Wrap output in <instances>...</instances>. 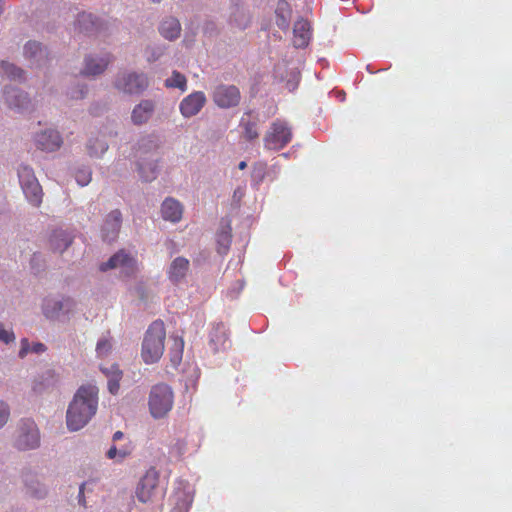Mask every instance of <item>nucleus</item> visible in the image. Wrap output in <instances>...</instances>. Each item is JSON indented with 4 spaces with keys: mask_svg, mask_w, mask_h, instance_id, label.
<instances>
[{
    "mask_svg": "<svg viewBox=\"0 0 512 512\" xmlns=\"http://www.w3.org/2000/svg\"><path fill=\"white\" fill-rule=\"evenodd\" d=\"M21 188H22L23 193L25 194L27 200L33 206H39L41 204L42 197H43V191H42V187L39 184L38 180L30 182Z\"/></svg>",
    "mask_w": 512,
    "mask_h": 512,
    "instance_id": "nucleus-26",
    "label": "nucleus"
},
{
    "mask_svg": "<svg viewBox=\"0 0 512 512\" xmlns=\"http://www.w3.org/2000/svg\"><path fill=\"white\" fill-rule=\"evenodd\" d=\"M10 416V410L8 405L0 401V428H2L8 421Z\"/></svg>",
    "mask_w": 512,
    "mask_h": 512,
    "instance_id": "nucleus-39",
    "label": "nucleus"
},
{
    "mask_svg": "<svg viewBox=\"0 0 512 512\" xmlns=\"http://www.w3.org/2000/svg\"><path fill=\"white\" fill-rule=\"evenodd\" d=\"M35 143L42 151L53 152L60 148L62 138L57 131L46 130L36 135Z\"/></svg>",
    "mask_w": 512,
    "mask_h": 512,
    "instance_id": "nucleus-13",
    "label": "nucleus"
},
{
    "mask_svg": "<svg viewBox=\"0 0 512 512\" xmlns=\"http://www.w3.org/2000/svg\"><path fill=\"white\" fill-rule=\"evenodd\" d=\"M57 381L58 376L56 372L52 369H47L34 378L32 389L35 393H42L48 388L55 386Z\"/></svg>",
    "mask_w": 512,
    "mask_h": 512,
    "instance_id": "nucleus-19",
    "label": "nucleus"
},
{
    "mask_svg": "<svg viewBox=\"0 0 512 512\" xmlns=\"http://www.w3.org/2000/svg\"><path fill=\"white\" fill-rule=\"evenodd\" d=\"M159 145L152 138L142 140L137 150L138 171L140 177L148 182L156 178Z\"/></svg>",
    "mask_w": 512,
    "mask_h": 512,
    "instance_id": "nucleus-3",
    "label": "nucleus"
},
{
    "mask_svg": "<svg viewBox=\"0 0 512 512\" xmlns=\"http://www.w3.org/2000/svg\"><path fill=\"white\" fill-rule=\"evenodd\" d=\"M123 436H124V434L121 431H116L113 434V441H118V440L122 439Z\"/></svg>",
    "mask_w": 512,
    "mask_h": 512,
    "instance_id": "nucleus-47",
    "label": "nucleus"
},
{
    "mask_svg": "<svg viewBox=\"0 0 512 512\" xmlns=\"http://www.w3.org/2000/svg\"><path fill=\"white\" fill-rule=\"evenodd\" d=\"M311 40V25L301 18L294 23L293 27V45L296 48H305Z\"/></svg>",
    "mask_w": 512,
    "mask_h": 512,
    "instance_id": "nucleus-15",
    "label": "nucleus"
},
{
    "mask_svg": "<svg viewBox=\"0 0 512 512\" xmlns=\"http://www.w3.org/2000/svg\"><path fill=\"white\" fill-rule=\"evenodd\" d=\"M74 307V302L70 298H57L48 297L43 302V313L47 318H56L60 313H68Z\"/></svg>",
    "mask_w": 512,
    "mask_h": 512,
    "instance_id": "nucleus-12",
    "label": "nucleus"
},
{
    "mask_svg": "<svg viewBox=\"0 0 512 512\" xmlns=\"http://www.w3.org/2000/svg\"><path fill=\"white\" fill-rule=\"evenodd\" d=\"M191 502V500L178 502L171 512H188Z\"/></svg>",
    "mask_w": 512,
    "mask_h": 512,
    "instance_id": "nucleus-41",
    "label": "nucleus"
},
{
    "mask_svg": "<svg viewBox=\"0 0 512 512\" xmlns=\"http://www.w3.org/2000/svg\"><path fill=\"white\" fill-rule=\"evenodd\" d=\"M75 178L80 186H86L91 181V171L87 168L79 169Z\"/></svg>",
    "mask_w": 512,
    "mask_h": 512,
    "instance_id": "nucleus-36",
    "label": "nucleus"
},
{
    "mask_svg": "<svg viewBox=\"0 0 512 512\" xmlns=\"http://www.w3.org/2000/svg\"><path fill=\"white\" fill-rule=\"evenodd\" d=\"M15 335L11 329H6L5 326L0 323V342L6 344L14 342Z\"/></svg>",
    "mask_w": 512,
    "mask_h": 512,
    "instance_id": "nucleus-37",
    "label": "nucleus"
},
{
    "mask_svg": "<svg viewBox=\"0 0 512 512\" xmlns=\"http://www.w3.org/2000/svg\"><path fill=\"white\" fill-rule=\"evenodd\" d=\"M173 404L174 394L169 385L160 383L151 388L148 406L152 417L155 419L165 417L171 411Z\"/></svg>",
    "mask_w": 512,
    "mask_h": 512,
    "instance_id": "nucleus-4",
    "label": "nucleus"
},
{
    "mask_svg": "<svg viewBox=\"0 0 512 512\" xmlns=\"http://www.w3.org/2000/svg\"><path fill=\"white\" fill-rule=\"evenodd\" d=\"M292 139V131L288 125L281 121H274L264 137V145L270 150L284 148Z\"/></svg>",
    "mask_w": 512,
    "mask_h": 512,
    "instance_id": "nucleus-6",
    "label": "nucleus"
},
{
    "mask_svg": "<svg viewBox=\"0 0 512 512\" xmlns=\"http://www.w3.org/2000/svg\"><path fill=\"white\" fill-rule=\"evenodd\" d=\"M4 96L7 104L11 108L23 109L26 108L30 102L25 93L12 87H7L5 89Z\"/></svg>",
    "mask_w": 512,
    "mask_h": 512,
    "instance_id": "nucleus-22",
    "label": "nucleus"
},
{
    "mask_svg": "<svg viewBox=\"0 0 512 512\" xmlns=\"http://www.w3.org/2000/svg\"><path fill=\"white\" fill-rule=\"evenodd\" d=\"M187 80L186 77L178 71H173L170 78L165 80V86L169 88H179L182 91L186 90Z\"/></svg>",
    "mask_w": 512,
    "mask_h": 512,
    "instance_id": "nucleus-28",
    "label": "nucleus"
},
{
    "mask_svg": "<svg viewBox=\"0 0 512 512\" xmlns=\"http://www.w3.org/2000/svg\"><path fill=\"white\" fill-rule=\"evenodd\" d=\"M1 68L3 70V73L10 79L16 80V79H22L23 78V70L16 67L13 64H10L8 62H2Z\"/></svg>",
    "mask_w": 512,
    "mask_h": 512,
    "instance_id": "nucleus-32",
    "label": "nucleus"
},
{
    "mask_svg": "<svg viewBox=\"0 0 512 512\" xmlns=\"http://www.w3.org/2000/svg\"><path fill=\"white\" fill-rule=\"evenodd\" d=\"M228 342L227 329L223 323L214 324L209 334V345L214 352L225 349Z\"/></svg>",
    "mask_w": 512,
    "mask_h": 512,
    "instance_id": "nucleus-17",
    "label": "nucleus"
},
{
    "mask_svg": "<svg viewBox=\"0 0 512 512\" xmlns=\"http://www.w3.org/2000/svg\"><path fill=\"white\" fill-rule=\"evenodd\" d=\"M159 31L164 38L174 40L180 35L181 25L178 19L169 17L161 23Z\"/></svg>",
    "mask_w": 512,
    "mask_h": 512,
    "instance_id": "nucleus-25",
    "label": "nucleus"
},
{
    "mask_svg": "<svg viewBox=\"0 0 512 512\" xmlns=\"http://www.w3.org/2000/svg\"><path fill=\"white\" fill-rule=\"evenodd\" d=\"M102 372L108 378V389L111 394H117L120 389V380L122 379V371L116 364L110 368L101 367Z\"/></svg>",
    "mask_w": 512,
    "mask_h": 512,
    "instance_id": "nucleus-24",
    "label": "nucleus"
},
{
    "mask_svg": "<svg viewBox=\"0 0 512 512\" xmlns=\"http://www.w3.org/2000/svg\"><path fill=\"white\" fill-rule=\"evenodd\" d=\"M206 103V96L202 91L193 92L180 103L179 109L185 118L197 115Z\"/></svg>",
    "mask_w": 512,
    "mask_h": 512,
    "instance_id": "nucleus-11",
    "label": "nucleus"
},
{
    "mask_svg": "<svg viewBox=\"0 0 512 512\" xmlns=\"http://www.w3.org/2000/svg\"><path fill=\"white\" fill-rule=\"evenodd\" d=\"M87 22H90L92 25L94 24V22L92 21V16L91 14H85V13H82L81 15H79V18H78V24L80 25V27L82 28L83 25H85Z\"/></svg>",
    "mask_w": 512,
    "mask_h": 512,
    "instance_id": "nucleus-42",
    "label": "nucleus"
},
{
    "mask_svg": "<svg viewBox=\"0 0 512 512\" xmlns=\"http://www.w3.org/2000/svg\"><path fill=\"white\" fill-rule=\"evenodd\" d=\"M112 349V343L109 339L103 338L98 341L96 345V352L98 357H105L107 356Z\"/></svg>",
    "mask_w": 512,
    "mask_h": 512,
    "instance_id": "nucleus-35",
    "label": "nucleus"
},
{
    "mask_svg": "<svg viewBox=\"0 0 512 512\" xmlns=\"http://www.w3.org/2000/svg\"><path fill=\"white\" fill-rule=\"evenodd\" d=\"M246 167H247V163H246L245 161H241V162L239 163V165H238V168H239L240 170H243V169H245Z\"/></svg>",
    "mask_w": 512,
    "mask_h": 512,
    "instance_id": "nucleus-50",
    "label": "nucleus"
},
{
    "mask_svg": "<svg viewBox=\"0 0 512 512\" xmlns=\"http://www.w3.org/2000/svg\"><path fill=\"white\" fill-rule=\"evenodd\" d=\"M217 243L220 246L219 252L225 253L231 243V233L228 230H222L217 234Z\"/></svg>",
    "mask_w": 512,
    "mask_h": 512,
    "instance_id": "nucleus-33",
    "label": "nucleus"
},
{
    "mask_svg": "<svg viewBox=\"0 0 512 512\" xmlns=\"http://www.w3.org/2000/svg\"><path fill=\"white\" fill-rule=\"evenodd\" d=\"M115 268H120L125 276H131L137 270L136 260L125 253L123 250H120L114 254L107 262H104L100 265V270L103 272Z\"/></svg>",
    "mask_w": 512,
    "mask_h": 512,
    "instance_id": "nucleus-10",
    "label": "nucleus"
},
{
    "mask_svg": "<svg viewBox=\"0 0 512 512\" xmlns=\"http://www.w3.org/2000/svg\"><path fill=\"white\" fill-rule=\"evenodd\" d=\"M110 61L111 59L108 55L99 59L89 57L85 61L82 73L91 76L99 75L105 71Z\"/></svg>",
    "mask_w": 512,
    "mask_h": 512,
    "instance_id": "nucleus-23",
    "label": "nucleus"
},
{
    "mask_svg": "<svg viewBox=\"0 0 512 512\" xmlns=\"http://www.w3.org/2000/svg\"><path fill=\"white\" fill-rule=\"evenodd\" d=\"M184 340L181 337L173 338V345L170 349V360L174 366L180 364L183 356Z\"/></svg>",
    "mask_w": 512,
    "mask_h": 512,
    "instance_id": "nucleus-27",
    "label": "nucleus"
},
{
    "mask_svg": "<svg viewBox=\"0 0 512 512\" xmlns=\"http://www.w3.org/2000/svg\"><path fill=\"white\" fill-rule=\"evenodd\" d=\"M241 124L243 125V128H244V137L247 140L251 141V140L258 138L259 134H258L255 122H251V121L244 122V120H242Z\"/></svg>",
    "mask_w": 512,
    "mask_h": 512,
    "instance_id": "nucleus-34",
    "label": "nucleus"
},
{
    "mask_svg": "<svg viewBox=\"0 0 512 512\" xmlns=\"http://www.w3.org/2000/svg\"><path fill=\"white\" fill-rule=\"evenodd\" d=\"M83 493H84V485H81V487L79 489V503H81L82 505H85Z\"/></svg>",
    "mask_w": 512,
    "mask_h": 512,
    "instance_id": "nucleus-46",
    "label": "nucleus"
},
{
    "mask_svg": "<svg viewBox=\"0 0 512 512\" xmlns=\"http://www.w3.org/2000/svg\"><path fill=\"white\" fill-rule=\"evenodd\" d=\"M161 212L165 220L178 222L182 218L183 207L179 201L167 198L162 204Z\"/></svg>",
    "mask_w": 512,
    "mask_h": 512,
    "instance_id": "nucleus-21",
    "label": "nucleus"
},
{
    "mask_svg": "<svg viewBox=\"0 0 512 512\" xmlns=\"http://www.w3.org/2000/svg\"><path fill=\"white\" fill-rule=\"evenodd\" d=\"M72 241L73 236L62 229L54 230L48 240L50 249L53 252L60 253L65 251L72 244Z\"/></svg>",
    "mask_w": 512,
    "mask_h": 512,
    "instance_id": "nucleus-18",
    "label": "nucleus"
},
{
    "mask_svg": "<svg viewBox=\"0 0 512 512\" xmlns=\"http://www.w3.org/2000/svg\"><path fill=\"white\" fill-rule=\"evenodd\" d=\"M189 260L184 257L175 258L168 270V278L173 283H179L186 276L189 270Z\"/></svg>",
    "mask_w": 512,
    "mask_h": 512,
    "instance_id": "nucleus-20",
    "label": "nucleus"
},
{
    "mask_svg": "<svg viewBox=\"0 0 512 512\" xmlns=\"http://www.w3.org/2000/svg\"><path fill=\"white\" fill-rule=\"evenodd\" d=\"M153 2H159L160 0H152Z\"/></svg>",
    "mask_w": 512,
    "mask_h": 512,
    "instance_id": "nucleus-51",
    "label": "nucleus"
},
{
    "mask_svg": "<svg viewBox=\"0 0 512 512\" xmlns=\"http://www.w3.org/2000/svg\"><path fill=\"white\" fill-rule=\"evenodd\" d=\"M84 94H85L84 90H83V89H81V90L78 92V94H77V95H74V94H73V95H72V97H74V98H82V97H84Z\"/></svg>",
    "mask_w": 512,
    "mask_h": 512,
    "instance_id": "nucleus-49",
    "label": "nucleus"
},
{
    "mask_svg": "<svg viewBox=\"0 0 512 512\" xmlns=\"http://www.w3.org/2000/svg\"><path fill=\"white\" fill-rule=\"evenodd\" d=\"M214 103L220 108L235 107L240 103L241 94L234 85H219L212 94Z\"/></svg>",
    "mask_w": 512,
    "mask_h": 512,
    "instance_id": "nucleus-9",
    "label": "nucleus"
},
{
    "mask_svg": "<svg viewBox=\"0 0 512 512\" xmlns=\"http://www.w3.org/2000/svg\"><path fill=\"white\" fill-rule=\"evenodd\" d=\"M131 450L132 449L130 447H122L118 449L115 445H112L107 451L106 456L111 460L121 462L131 454Z\"/></svg>",
    "mask_w": 512,
    "mask_h": 512,
    "instance_id": "nucleus-29",
    "label": "nucleus"
},
{
    "mask_svg": "<svg viewBox=\"0 0 512 512\" xmlns=\"http://www.w3.org/2000/svg\"><path fill=\"white\" fill-rule=\"evenodd\" d=\"M30 343L27 338H23L20 342L19 357L24 358L31 351Z\"/></svg>",
    "mask_w": 512,
    "mask_h": 512,
    "instance_id": "nucleus-40",
    "label": "nucleus"
},
{
    "mask_svg": "<svg viewBox=\"0 0 512 512\" xmlns=\"http://www.w3.org/2000/svg\"><path fill=\"white\" fill-rule=\"evenodd\" d=\"M162 55V51L158 50L157 52L153 50L151 56H148V61H155Z\"/></svg>",
    "mask_w": 512,
    "mask_h": 512,
    "instance_id": "nucleus-45",
    "label": "nucleus"
},
{
    "mask_svg": "<svg viewBox=\"0 0 512 512\" xmlns=\"http://www.w3.org/2000/svg\"><path fill=\"white\" fill-rule=\"evenodd\" d=\"M159 482V472L150 467L140 479L136 488V497L142 503L153 501Z\"/></svg>",
    "mask_w": 512,
    "mask_h": 512,
    "instance_id": "nucleus-8",
    "label": "nucleus"
},
{
    "mask_svg": "<svg viewBox=\"0 0 512 512\" xmlns=\"http://www.w3.org/2000/svg\"><path fill=\"white\" fill-rule=\"evenodd\" d=\"M24 53L27 58L33 59L36 57H42V55L44 54V50L40 43L35 41H29L25 45Z\"/></svg>",
    "mask_w": 512,
    "mask_h": 512,
    "instance_id": "nucleus-31",
    "label": "nucleus"
},
{
    "mask_svg": "<svg viewBox=\"0 0 512 512\" xmlns=\"http://www.w3.org/2000/svg\"><path fill=\"white\" fill-rule=\"evenodd\" d=\"M40 434L34 421L26 419L20 422L15 445L20 450L34 449L39 446Z\"/></svg>",
    "mask_w": 512,
    "mask_h": 512,
    "instance_id": "nucleus-7",
    "label": "nucleus"
},
{
    "mask_svg": "<svg viewBox=\"0 0 512 512\" xmlns=\"http://www.w3.org/2000/svg\"><path fill=\"white\" fill-rule=\"evenodd\" d=\"M18 176H19V182L21 187L25 186L26 184L33 182L37 180L34 171L31 167L27 165H21L18 170Z\"/></svg>",
    "mask_w": 512,
    "mask_h": 512,
    "instance_id": "nucleus-30",
    "label": "nucleus"
},
{
    "mask_svg": "<svg viewBox=\"0 0 512 512\" xmlns=\"http://www.w3.org/2000/svg\"><path fill=\"white\" fill-rule=\"evenodd\" d=\"M113 85L119 92L138 95L147 89L148 79L144 73L123 72L116 76Z\"/></svg>",
    "mask_w": 512,
    "mask_h": 512,
    "instance_id": "nucleus-5",
    "label": "nucleus"
},
{
    "mask_svg": "<svg viewBox=\"0 0 512 512\" xmlns=\"http://www.w3.org/2000/svg\"><path fill=\"white\" fill-rule=\"evenodd\" d=\"M29 490L31 495L37 498H41L45 494L44 489H33L32 487L29 486Z\"/></svg>",
    "mask_w": 512,
    "mask_h": 512,
    "instance_id": "nucleus-44",
    "label": "nucleus"
},
{
    "mask_svg": "<svg viewBox=\"0 0 512 512\" xmlns=\"http://www.w3.org/2000/svg\"><path fill=\"white\" fill-rule=\"evenodd\" d=\"M31 351L37 354L42 353L46 351V346L43 343L37 342L33 344Z\"/></svg>",
    "mask_w": 512,
    "mask_h": 512,
    "instance_id": "nucleus-43",
    "label": "nucleus"
},
{
    "mask_svg": "<svg viewBox=\"0 0 512 512\" xmlns=\"http://www.w3.org/2000/svg\"><path fill=\"white\" fill-rule=\"evenodd\" d=\"M98 404V389L88 384L82 385L76 392L70 403L66 422L70 431H78L83 428L95 415Z\"/></svg>",
    "mask_w": 512,
    "mask_h": 512,
    "instance_id": "nucleus-1",
    "label": "nucleus"
},
{
    "mask_svg": "<svg viewBox=\"0 0 512 512\" xmlns=\"http://www.w3.org/2000/svg\"><path fill=\"white\" fill-rule=\"evenodd\" d=\"M166 331L163 321L156 320L148 327L141 348V357L146 364L157 363L165 349Z\"/></svg>",
    "mask_w": 512,
    "mask_h": 512,
    "instance_id": "nucleus-2",
    "label": "nucleus"
},
{
    "mask_svg": "<svg viewBox=\"0 0 512 512\" xmlns=\"http://www.w3.org/2000/svg\"><path fill=\"white\" fill-rule=\"evenodd\" d=\"M96 144L97 145L95 146L92 144L88 145L89 153L91 155L97 156L98 154H103L108 149V145L104 141H96Z\"/></svg>",
    "mask_w": 512,
    "mask_h": 512,
    "instance_id": "nucleus-38",
    "label": "nucleus"
},
{
    "mask_svg": "<svg viewBox=\"0 0 512 512\" xmlns=\"http://www.w3.org/2000/svg\"><path fill=\"white\" fill-rule=\"evenodd\" d=\"M122 222V214L119 210L111 211L104 222L102 233L105 241L111 242L117 238Z\"/></svg>",
    "mask_w": 512,
    "mask_h": 512,
    "instance_id": "nucleus-14",
    "label": "nucleus"
},
{
    "mask_svg": "<svg viewBox=\"0 0 512 512\" xmlns=\"http://www.w3.org/2000/svg\"><path fill=\"white\" fill-rule=\"evenodd\" d=\"M277 24L280 27H287L288 26V23H287V21L285 20V18L283 16L280 17V19L277 21Z\"/></svg>",
    "mask_w": 512,
    "mask_h": 512,
    "instance_id": "nucleus-48",
    "label": "nucleus"
},
{
    "mask_svg": "<svg viewBox=\"0 0 512 512\" xmlns=\"http://www.w3.org/2000/svg\"><path fill=\"white\" fill-rule=\"evenodd\" d=\"M155 110V104L151 100H142L131 113V120L135 125H142L149 121Z\"/></svg>",
    "mask_w": 512,
    "mask_h": 512,
    "instance_id": "nucleus-16",
    "label": "nucleus"
}]
</instances>
